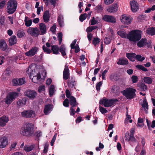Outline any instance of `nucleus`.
<instances>
[{
    "label": "nucleus",
    "mask_w": 155,
    "mask_h": 155,
    "mask_svg": "<svg viewBox=\"0 0 155 155\" xmlns=\"http://www.w3.org/2000/svg\"><path fill=\"white\" fill-rule=\"evenodd\" d=\"M39 66H36L35 64L30 65L27 70V73L32 81L35 83L38 82L41 78Z\"/></svg>",
    "instance_id": "nucleus-1"
},
{
    "label": "nucleus",
    "mask_w": 155,
    "mask_h": 155,
    "mask_svg": "<svg viewBox=\"0 0 155 155\" xmlns=\"http://www.w3.org/2000/svg\"><path fill=\"white\" fill-rule=\"evenodd\" d=\"M69 70L68 66L65 65L63 71V78L65 80H67L69 77Z\"/></svg>",
    "instance_id": "nucleus-21"
},
{
    "label": "nucleus",
    "mask_w": 155,
    "mask_h": 155,
    "mask_svg": "<svg viewBox=\"0 0 155 155\" xmlns=\"http://www.w3.org/2000/svg\"><path fill=\"white\" fill-rule=\"evenodd\" d=\"M50 30L53 33H54L56 31V25L54 24L50 28Z\"/></svg>",
    "instance_id": "nucleus-57"
},
{
    "label": "nucleus",
    "mask_w": 155,
    "mask_h": 155,
    "mask_svg": "<svg viewBox=\"0 0 155 155\" xmlns=\"http://www.w3.org/2000/svg\"><path fill=\"white\" fill-rule=\"evenodd\" d=\"M135 59L139 61H142L145 59V58L143 57H142L140 55H136Z\"/></svg>",
    "instance_id": "nucleus-47"
},
{
    "label": "nucleus",
    "mask_w": 155,
    "mask_h": 155,
    "mask_svg": "<svg viewBox=\"0 0 155 155\" xmlns=\"http://www.w3.org/2000/svg\"><path fill=\"white\" fill-rule=\"evenodd\" d=\"M75 113V109H74L73 106L71 107L70 109V113L71 115H74Z\"/></svg>",
    "instance_id": "nucleus-58"
},
{
    "label": "nucleus",
    "mask_w": 155,
    "mask_h": 155,
    "mask_svg": "<svg viewBox=\"0 0 155 155\" xmlns=\"http://www.w3.org/2000/svg\"><path fill=\"white\" fill-rule=\"evenodd\" d=\"M77 42V40L76 39H74L72 43H71L70 46L71 48V49H73V48H74V47L75 46V45L77 44H76V43Z\"/></svg>",
    "instance_id": "nucleus-59"
},
{
    "label": "nucleus",
    "mask_w": 155,
    "mask_h": 155,
    "mask_svg": "<svg viewBox=\"0 0 155 155\" xmlns=\"http://www.w3.org/2000/svg\"><path fill=\"white\" fill-rule=\"evenodd\" d=\"M43 49L44 51L48 54H50L51 52V50L46 47L45 45L43 46Z\"/></svg>",
    "instance_id": "nucleus-48"
},
{
    "label": "nucleus",
    "mask_w": 155,
    "mask_h": 155,
    "mask_svg": "<svg viewBox=\"0 0 155 155\" xmlns=\"http://www.w3.org/2000/svg\"><path fill=\"white\" fill-rule=\"evenodd\" d=\"M103 19L105 21L115 23L116 22V19L114 16L111 15H106L104 16Z\"/></svg>",
    "instance_id": "nucleus-15"
},
{
    "label": "nucleus",
    "mask_w": 155,
    "mask_h": 155,
    "mask_svg": "<svg viewBox=\"0 0 155 155\" xmlns=\"http://www.w3.org/2000/svg\"><path fill=\"white\" fill-rule=\"evenodd\" d=\"M87 17V14L86 13L81 15L79 17L80 20L81 22L83 21Z\"/></svg>",
    "instance_id": "nucleus-46"
},
{
    "label": "nucleus",
    "mask_w": 155,
    "mask_h": 155,
    "mask_svg": "<svg viewBox=\"0 0 155 155\" xmlns=\"http://www.w3.org/2000/svg\"><path fill=\"white\" fill-rule=\"evenodd\" d=\"M29 34L32 36H38L40 34V31L37 28H29L27 30Z\"/></svg>",
    "instance_id": "nucleus-9"
},
{
    "label": "nucleus",
    "mask_w": 155,
    "mask_h": 155,
    "mask_svg": "<svg viewBox=\"0 0 155 155\" xmlns=\"http://www.w3.org/2000/svg\"><path fill=\"white\" fill-rule=\"evenodd\" d=\"M138 89L142 91H144L147 89V87L144 83H139L137 84Z\"/></svg>",
    "instance_id": "nucleus-24"
},
{
    "label": "nucleus",
    "mask_w": 155,
    "mask_h": 155,
    "mask_svg": "<svg viewBox=\"0 0 155 155\" xmlns=\"http://www.w3.org/2000/svg\"><path fill=\"white\" fill-rule=\"evenodd\" d=\"M116 101V100L108 99L104 97L100 100L99 104L105 107H109L114 105Z\"/></svg>",
    "instance_id": "nucleus-6"
},
{
    "label": "nucleus",
    "mask_w": 155,
    "mask_h": 155,
    "mask_svg": "<svg viewBox=\"0 0 155 155\" xmlns=\"http://www.w3.org/2000/svg\"><path fill=\"white\" fill-rule=\"evenodd\" d=\"M25 95L30 99H34L37 96V93L34 91L28 90L25 92Z\"/></svg>",
    "instance_id": "nucleus-13"
},
{
    "label": "nucleus",
    "mask_w": 155,
    "mask_h": 155,
    "mask_svg": "<svg viewBox=\"0 0 155 155\" xmlns=\"http://www.w3.org/2000/svg\"><path fill=\"white\" fill-rule=\"evenodd\" d=\"M131 118V116L128 114V113H127L126 114V117L125 118V123H127L128 122V120H129Z\"/></svg>",
    "instance_id": "nucleus-62"
},
{
    "label": "nucleus",
    "mask_w": 155,
    "mask_h": 155,
    "mask_svg": "<svg viewBox=\"0 0 155 155\" xmlns=\"http://www.w3.org/2000/svg\"><path fill=\"white\" fill-rule=\"evenodd\" d=\"M7 12L9 14L13 13L16 11L17 3L15 0H10L7 4Z\"/></svg>",
    "instance_id": "nucleus-3"
},
{
    "label": "nucleus",
    "mask_w": 155,
    "mask_h": 155,
    "mask_svg": "<svg viewBox=\"0 0 155 155\" xmlns=\"http://www.w3.org/2000/svg\"><path fill=\"white\" fill-rule=\"evenodd\" d=\"M102 83L101 81H100L97 83L96 85V89L97 91H99L100 90V87L102 84Z\"/></svg>",
    "instance_id": "nucleus-53"
},
{
    "label": "nucleus",
    "mask_w": 155,
    "mask_h": 155,
    "mask_svg": "<svg viewBox=\"0 0 155 155\" xmlns=\"http://www.w3.org/2000/svg\"><path fill=\"white\" fill-rule=\"evenodd\" d=\"M45 86L44 85H41L40 86L38 89V91L39 93H41L45 91Z\"/></svg>",
    "instance_id": "nucleus-49"
},
{
    "label": "nucleus",
    "mask_w": 155,
    "mask_h": 155,
    "mask_svg": "<svg viewBox=\"0 0 155 155\" xmlns=\"http://www.w3.org/2000/svg\"><path fill=\"white\" fill-rule=\"evenodd\" d=\"M26 102V99L23 98L18 100L17 103V105L19 106H22L25 104Z\"/></svg>",
    "instance_id": "nucleus-30"
},
{
    "label": "nucleus",
    "mask_w": 155,
    "mask_h": 155,
    "mask_svg": "<svg viewBox=\"0 0 155 155\" xmlns=\"http://www.w3.org/2000/svg\"><path fill=\"white\" fill-rule=\"evenodd\" d=\"M8 138L5 136L0 137V148H5L8 145Z\"/></svg>",
    "instance_id": "nucleus-10"
},
{
    "label": "nucleus",
    "mask_w": 155,
    "mask_h": 155,
    "mask_svg": "<svg viewBox=\"0 0 155 155\" xmlns=\"http://www.w3.org/2000/svg\"><path fill=\"white\" fill-rule=\"evenodd\" d=\"M117 63L119 64L124 65L128 63V61L126 58H120Z\"/></svg>",
    "instance_id": "nucleus-31"
},
{
    "label": "nucleus",
    "mask_w": 155,
    "mask_h": 155,
    "mask_svg": "<svg viewBox=\"0 0 155 155\" xmlns=\"http://www.w3.org/2000/svg\"><path fill=\"white\" fill-rule=\"evenodd\" d=\"M59 48L57 45H53L51 46V51H52L53 54H57L59 53Z\"/></svg>",
    "instance_id": "nucleus-32"
},
{
    "label": "nucleus",
    "mask_w": 155,
    "mask_h": 155,
    "mask_svg": "<svg viewBox=\"0 0 155 155\" xmlns=\"http://www.w3.org/2000/svg\"><path fill=\"white\" fill-rule=\"evenodd\" d=\"M136 55L134 53H128L127 54V57L131 61H134L135 59Z\"/></svg>",
    "instance_id": "nucleus-27"
},
{
    "label": "nucleus",
    "mask_w": 155,
    "mask_h": 155,
    "mask_svg": "<svg viewBox=\"0 0 155 155\" xmlns=\"http://www.w3.org/2000/svg\"><path fill=\"white\" fill-rule=\"evenodd\" d=\"M132 19L130 18L127 16L125 15H122L120 17L121 22L124 24H129L130 23Z\"/></svg>",
    "instance_id": "nucleus-17"
},
{
    "label": "nucleus",
    "mask_w": 155,
    "mask_h": 155,
    "mask_svg": "<svg viewBox=\"0 0 155 155\" xmlns=\"http://www.w3.org/2000/svg\"><path fill=\"white\" fill-rule=\"evenodd\" d=\"M63 16L61 15H59L58 18V24L61 27H62L63 26Z\"/></svg>",
    "instance_id": "nucleus-35"
},
{
    "label": "nucleus",
    "mask_w": 155,
    "mask_h": 155,
    "mask_svg": "<svg viewBox=\"0 0 155 155\" xmlns=\"http://www.w3.org/2000/svg\"><path fill=\"white\" fill-rule=\"evenodd\" d=\"M17 92H12L9 93L7 95L5 99V102L8 105H10L18 96Z\"/></svg>",
    "instance_id": "nucleus-7"
},
{
    "label": "nucleus",
    "mask_w": 155,
    "mask_h": 155,
    "mask_svg": "<svg viewBox=\"0 0 155 155\" xmlns=\"http://www.w3.org/2000/svg\"><path fill=\"white\" fill-rule=\"evenodd\" d=\"M9 121L8 117L3 116L0 117V126L4 127L6 125V124Z\"/></svg>",
    "instance_id": "nucleus-19"
},
{
    "label": "nucleus",
    "mask_w": 155,
    "mask_h": 155,
    "mask_svg": "<svg viewBox=\"0 0 155 155\" xmlns=\"http://www.w3.org/2000/svg\"><path fill=\"white\" fill-rule=\"evenodd\" d=\"M38 50V48L37 47L32 48L28 51L25 53V54L27 56L31 57L37 53Z\"/></svg>",
    "instance_id": "nucleus-18"
},
{
    "label": "nucleus",
    "mask_w": 155,
    "mask_h": 155,
    "mask_svg": "<svg viewBox=\"0 0 155 155\" xmlns=\"http://www.w3.org/2000/svg\"><path fill=\"white\" fill-rule=\"evenodd\" d=\"M6 2L5 1L0 0V9H2L4 7Z\"/></svg>",
    "instance_id": "nucleus-51"
},
{
    "label": "nucleus",
    "mask_w": 155,
    "mask_h": 155,
    "mask_svg": "<svg viewBox=\"0 0 155 155\" xmlns=\"http://www.w3.org/2000/svg\"><path fill=\"white\" fill-rule=\"evenodd\" d=\"M131 80L133 83H136L138 81V78L137 76L134 75L131 78Z\"/></svg>",
    "instance_id": "nucleus-50"
},
{
    "label": "nucleus",
    "mask_w": 155,
    "mask_h": 155,
    "mask_svg": "<svg viewBox=\"0 0 155 155\" xmlns=\"http://www.w3.org/2000/svg\"><path fill=\"white\" fill-rule=\"evenodd\" d=\"M73 49H75V52L76 53H77L80 51V48L78 45L77 44L75 45V46L74 47Z\"/></svg>",
    "instance_id": "nucleus-60"
},
{
    "label": "nucleus",
    "mask_w": 155,
    "mask_h": 155,
    "mask_svg": "<svg viewBox=\"0 0 155 155\" xmlns=\"http://www.w3.org/2000/svg\"><path fill=\"white\" fill-rule=\"evenodd\" d=\"M96 9L97 12H100L102 10V5H99L96 7Z\"/></svg>",
    "instance_id": "nucleus-63"
},
{
    "label": "nucleus",
    "mask_w": 155,
    "mask_h": 155,
    "mask_svg": "<svg viewBox=\"0 0 155 155\" xmlns=\"http://www.w3.org/2000/svg\"><path fill=\"white\" fill-rule=\"evenodd\" d=\"M25 35V32L22 30H19L17 32V35L18 38H22Z\"/></svg>",
    "instance_id": "nucleus-40"
},
{
    "label": "nucleus",
    "mask_w": 155,
    "mask_h": 155,
    "mask_svg": "<svg viewBox=\"0 0 155 155\" xmlns=\"http://www.w3.org/2000/svg\"><path fill=\"white\" fill-rule=\"evenodd\" d=\"M142 107L144 108L146 112H147V110L148 109V103L147 102L146 98H144L143 99V103L142 105Z\"/></svg>",
    "instance_id": "nucleus-36"
},
{
    "label": "nucleus",
    "mask_w": 155,
    "mask_h": 155,
    "mask_svg": "<svg viewBox=\"0 0 155 155\" xmlns=\"http://www.w3.org/2000/svg\"><path fill=\"white\" fill-rule=\"evenodd\" d=\"M34 126L30 123L25 125L21 128L20 133L22 135L26 136H30L34 133Z\"/></svg>",
    "instance_id": "nucleus-2"
},
{
    "label": "nucleus",
    "mask_w": 155,
    "mask_h": 155,
    "mask_svg": "<svg viewBox=\"0 0 155 155\" xmlns=\"http://www.w3.org/2000/svg\"><path fill=\"white\" fill-rule=\"evenodd\" d=\"M99 110L103 114H104L107 112V110L105 108L101 106L99 107Z\"/></svg>",
    "instance_id": "nucleus-44"
},
{
    "label": "nucleus",
    "mask_w": 155,
    "mask_h": 155,
    "mask_svg": "<svg viewBox=\"0 0 155 155\" xmlns=\"http://www.w3.org/2000/svg\"><path fill=\"white\" fill-rule=\"evenodd\" d=\"M142 31L138 30H132L127 34V39H141Z\"/></svg>",
    "instance_id": "nucleus-5"
},
{
    "label": "nucleus",
    "mask_w": 155,
    "mask_h": 155,
    "mask_svg": "<svg viewBox=\"0 0 155 155\" xmlns=\"http://www.w3.org/2000/svg\"><path fill=\"white\" fill-rule=\"evenodd\" d=\"M143 79L144 82L148 84H151L153 81L152 79L149 77H144Z\"/></svg>",
    "instance_id": "nucleus-39"
},
{
    "label": "nucleus",
    "mask_w": 155,
    "mask_h": 155,
    "mask_svg": "<svg viewBox=\"0 0 155 155\" xmlns=\"http://www.w3.org/2000/svg\"><path fill=\"white\" fill-rule=\"evenodd\" d=\"M70 103L72 106H75L77 104L75 98L72 96H71L70 98Z\"/></svg>",
    "instance_id": "nucleus-34"
},
{
    "label": "nucleus",
    "mask_w": 155,
    "mask_h": 155,
    "mask_svg": "<svg viewBox=\"0 0 155 155\" xmlns=\"http://www.w3.org/2000/svg\"><path fill=\"white\" fill-rule=\"evenodd\" d=\"M132 11L135 12L137 11L139 9L138 3L135 0L131 1L130 2Z\"/></svg>",
    "instance_id": "nucleus-20"
},
{
    "label": "nucleus",
    "mask_w": 155,
    "mask_h": 155,
    "mask_svg": "<svg viewBox=\"0 0 155 155\" xmlns=\"http://www.w3.org/2000/svg\"><path fill=\"white\" fill-rule=\"evenodd\" d=\"M9 42L10 45H12L16 43V39H9Z\"/></svg>",
    "instance_id": "nucleus-56"
},
{
    "label": "nucleus",
    "mask_w": 155,
    "mask_h": 155,
    "mask_svg": "<svg viewBox=\"0 0 155 155\" xmlns=\"http://www.w3.org/2000/svg\"><path fill=\"white\" fill-rule=\"evenodd\" d=\"M32 21L31 20H30L25 22V25L26 26H30L31 24Z\"/></svg>",
    "instance_id": "nucleus-61"
},
{
    "label": "nucleus",
    "mask_w": 155,
    "mask_h": 155,
    "mask_svg": "<svg viewBox=\"0 0 155 155\" xmlns=\"http://www.w3.org/2000/svg\"><path fill=\"white\" fill-rule=\"evenodd\" d=\"M7 45L6 42L3 39L0 40V49L3 51H5L6 49L8 51H9L11 50V48H7Z\"/></svg>",
    "instance_id": "nucleus-16"
},
{
    "label": "nucleus",
    "mask_w": 155,
    "mask_h": 155,
    "mask_svg": "<svg viewBox=\"0 0 155 155\" xmlns=\"http://www.w3.org/2000/svg\"><path fill=\"white\" fill-rule=\"evenodd\" d=\"M60 51L62 56H64L66 55V48L64 45H61L60 46Z\"/></svg>",
    "instance_id": "nucleus-38"
},
{
    "label": "nucleus",
    "mask_w": 155,
    "mask_h": 155,
    "mask_svg": "<svg viewBox=\"0 0 155 155\" xmlns=\"http://www.w3.org/2000/svg\"><path fill=\"white\" fill-rule=\"evenodd\" d=\"M17 144V143L16 142H13L11 143L10 146L9 148L10 151H15Z\"/></svg>",
    "instance_id": "nucleus-37"
},
{
    "label": "nucleus",
    "mask_w": 155,
    "mask_h": 155,
    "mask_svg": "<svg viewBox=\"0 0 155 155\" xmlns=\"http://www.w3.org/2000/svg\"><path fill=\"white\" fill-rule=\"evenodd\" d=\"M136 90L132 88H126L122 91L124 95L125 96L127 99H131L135 96Z\"/></svg>",
    "instance_id": "nucleus-4"
},
{
    "label": "nucleus",
    "mask_w": 155,
    "mask_h": 155,
    "mask_svg": "<svg viewBox=\"0 0 155 155\" xmlns=\"http://www.w3.org/2000/svg\"><path fill=\"white\" fill-rule=\"evenodd\" d=\"M52 108V106L51 104L46 105L45 107L44 112L45 114H48L49 113Z\"/></svg>",
    "instance_id": "nucleus-26"
},
{
    "label": "nucleus",
    "mask_w": 155,
    "mask_h": 155,
    "mask_svg": "<svg viewBox=\"0 0 155 155\" xmlns=\"http://www.w3.org/2000/svg\"><path fill=\"white\" fill-rule=\"evenodd\" d=\"M50 18V16L49 12L48 11H45L43 14V19L45 22H47L48 21Z\"/></svg>",
    "instance_id": "nucleus-23"
},
{
    "label": "nucleus",
    "mask_w": 155,
    "mask_h": 155,
    "mask_svg": "<svg viewBox=\"0 0 155 155\" xmlns=\"http://www.w3.org/2000/svg\"><path fill=\"white\" fill-rule=\"evenodd\" d=\"M63 104L64 106L68 107L69 106L68 100V99H65L63 101Z\"/></svg>",
    "instance_id": "nucleus-52"
},
{
    "label": "nucleus",
    "mask_w": 155,
    "mask_h": 155,
    "mask_svg": "<svg viewBox=\"0 0 155 155\" xmlns=\"http://www.w3.org/2000/svg\"><path fill=\"white\" fill-rule=\"evenodd\" d=\"M39 28L41 35H44L46 32V26L43 23H40L39 24Z\"/></svg>",
    "instance_id": "nucleus-25"
},
{
    "label": "nucleus",
    "mask_w": 155,
    "mask_h": 155,
    "mask_svg": "<svg viewBox=\"0 0 155 155\" xmlns=\"http://www.w3.org/2000/svg\"><path fill=\"white\" fill-rule=\"evenodd\" d=\"M137 46L140 47H142L145 45H146L148 48L150 46V42L147 41V39H141L137 42Z\"/></svg>",
    "instance_id": "nucleus-14"
},
{
    "label": "nucleus",
    "mask_w": 155,
    "mask_h": 155,
    "mask_svg": "<svg viewBox=\"0 0 155 155\" xmlns=\"http://www.w3.org/2000/svg\"><path fill=\"white\" fill-rule=\"evenodd\" d=\"M12 82L13 85L18 86L24 84L25 82V78H21L18 79H14L12 80Z\"/></svg>",
    "instance_id": "nucleus-12"
},
{
    "label": "nucleus",
    "mask_w": 155,
    "mask_h": 155,
    "mask_svg": "<svg viewBox=\"0 0 155 155\" xmlns=\"http://www.w3.org/2000/svg\"><path fill=\"white\" fill-rule=\"evenodd\" d=\"M118 35L120 36L122 38H126L127 37V34L124 31L120 30L117 32Z\"/></svg>",
    "instance_id": "nucleus-28"
},
{
    "label": "nucleus",
    "mask_w": 155,
    "mask_h": 155,
    "mask_svg": "<svg viewBox=\"0 0 155 155\" xmlns=\"http://www.w3.org/2000/svg\"><path fill=\"white\" fill-rule=\"evenodd\" d=\"M118 9V5L117 3L113 4L109 8L107 9V11L110 12H115Z\"/></svg>",
    "instance_id": "nucleus-22"
},
{
    "label": "nucleus",
    "mask_w": 155,
    "mask_h": 155,
    "mask_svg": "<svg viewBox=\"0 0 155 155\" xmlns=\"http://www.w3.org/2000/svg\"><path fill=\"white\" fill-rule=\"evenodd\" d=\"M124 138L126 141L129 142L130 144L136 142L137 141V140L134 135L132 134H130L128 133H126L125 134Z\"/></svg>",
    "instance_id": "nucleus-8"
},
{
    "label": "nucleus",
    "mask_w": 155,
    "mask_h": 155,
    "mask_svg": "<svg viewBox=\"0 0 155 155\" xmlns=\"http://www.w3.org/2000/svg\"><path fill=\"white\" fill-rule=\"evenodd\" d=\"M144 124H143V119L140 117L139 118L138 120L137 125L139 127H143Z\"/></svg>",
    "instance_id": "nucleus-41"
},
{
    "label": "nucleus",
    "mask_w": 155,
    "mask_h": 155,
    "mask_svg": "<svg viewBox=\"0 0 155 155\" xmlns=\"http://www.w3.org/2000/svg\"><path fill=\"white\" fill-rule=\"evenodd\" d=\"M91 25H93L97 23V21L95 20V18L94 17H92V19L91 20Z\"/></svg>",
    "instance_id": "nucleus-64"
},
{
    "label": "nucleus",
    "mask_w": 155,
    "mask_h": 155,
    "mask_svg": "<svg viewBox=\"0 0 155 155\" xmlns=\"http://www.w3.org/2000/svg\"><path fill=\"white\" fill-rule=\"evenodd\" d=\"M108 69H106L102 73V78L103 80H105V75L107 72Z\"/></svg>",
    "instance_id": "nucleus-54"
},
{
    "label": "nucleus",
    "mask_w": 155,
    "mask_h": 155,
    "mask_svg": "<svg viewBox=\"0 0 155 155\" xmlns=\"http://www.w3.org/2000/svg\"><path fill=\"white\" fill-rule=\"evenodd\" d=\"M136 68L140 70H141L144 71H147V68H145L142 65H137L136 66Z\"/></svg>",
    "instance_id": "nucleus-45"
},
{
    "label": "nucleus",
    "mask_w": 155,
    "mask_h": 155,
    "mask_svg": "<svg viewBox=\"0 0 155 155\" xmlns=\"http://www.w3.org/2000/svg\"><path fill=\"white\" fill-rule=\"evenodd\" d=\"M147 123L148 127L149 129H150V127H151L152 128H153L155 127V120L153 121L152 122V124L151 125H150L148 121L147 120Z\"/></svg>",
    "instance_id": "nucleus-43"
},
{
    "label": "nucleus",
    "mask_w": 155,
    "mask_h": 155,
    "mask_svg": "<svg viewBox=\"0 0 155 155\" xmlns=\"http://www.w3.org/2000/svg\"><path fill=\"white\" fill-rule=\"evenodd\" d=\"M34 146L33 145L31 146H25L24 147V150L27 152L31 151L34 148Z\"/></svg>",
    "instance_id": "nucleus-42"
},
{
    "label": "nucleus",
    "mask_w": 155,
    "mask_h": 155,
    "mask_svg": "<svg viewBox=\"0 0 155 155\" xmlns=\"http://www.w3.org/2000/svg\"><path fill=\"white\" fill-rule=\"evenodd\" d=\"M5 18L3 16H1L0 18V25H2L4 24Z\"/></svg>",
    "instance_id": "nucleus-55"
},
{
    "label": "nucleus",
    "mask_w": 155,
    "mask_h": 155,
    "mask_svg": "<svg viewBox=\"0 0 155 155\" xmlns=\"http://www.w3.org/2000/svg\"><path fill=\"white\" fill-rule=\"evenodd\" d=\"M21 115L25 117H34L35 116V113L32 110H25L21 112Z\"/></svg>",
    "instance_id": "nucleus-11"
},
{
    "label": "nucleus",
    "mask_w": 155,
    "mask_h": 155,
    "mask_svg": "<svg viewBox=\"0 0 155 155\" xmlns=\"http://www.w3.org/2000/svg\"><path fill=\"white\" fill-rule=\"evenodd\" d=\"M147 33L148 34L151 35H155V28L152 27L148 28L147 30Z\"/></svg>",
    "instance_id": "nucleus-29"
},
{
    "label": "nucleus",
    "mask_w": 155,
    "mask_h": 155,
    "mask_svg": "<svg viewBox=\"0 0 155 155\" xmlns=\"http://www.w3.org/2000/svg\"><path fill=\"white\" fill-rule=\"evenodd\" d=\"M55 87L54 85H51L49 88V94L50 96H51L53 95L55 91Z\"/></svg>",
    "instance_id": "nucleus-33"
}]
</instances>
